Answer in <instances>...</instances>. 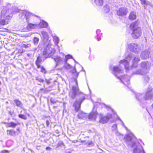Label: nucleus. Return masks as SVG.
Returning a JSON list of instances; mask_svg holds the SVG:
<instances>
[{
    "instance_id": "obj_52",
    "label": "nucleus",
    "mask_w": 153,
    "mask_h": 153,
    "mask_svg": "<svg viewBox=\"0 0 153 153\" xmlns=\"http://www.w3.org/2000/svg\"><path fill=\"white\" fill-rule=\"evenodd\" d=\"M109 10H107V12H107V13H109Z\"/></svg>"
},
{
    "instance_id": "obj_56",
    "label": "nucleus",
    "mask_w": 153,
    "mask_h": 153,
    "mask_svg": "<svg viewBox=\"0 0 153 153\" xmlns=\"http://www.w3.org/2000/svg\"><path fill=\"white\" fill-rule=\"evenodd\" d=\"M43 90V89H40V90Z\"/></svg>"
},
{
    "instance_id": "obj_14",
    "label": "nucleus",
    "mask_w": 153,
    "mask_h": 153,
    "mask_svg": "<svg viewBox=\"0 0 153 153\" xmlns=\"http://www.w3.org/2000/svg\"><path fill=\"white\" fill-rule=\"evenodd\" d=\"M111 117V115L109 114L107 116L102 117L100 120V122L104 124L106 123L108 120L109 118Z\"/></svg>"
},
{
    "instance_id": "obj_8",
    "label": "nucleus",
    "mask_w": 153,
    "mask_h": 153,
    "mask_svg": "<svg viewBox=\"0 0 153 153\" xmlns=\"http://www.w3.org/2000/svg\"><path fill=\"white\" fill-rule=\"evenodd\" d=\"M131 147L134 148L133 153H145L143 150V149L141 145L139 143L135 144L133 143L131 145Z\"/></svg>"
},
{
    "instance_id": "obj_10",
    "label": "nucleus",
    "mask_w": 153,
    "mask_h": 153,
    "mask_svg": "<svg viewBox=\"0 0 153 153\" xmlns=\"http://www.w3.org/2000/svg\"><path fill=\"white\" fill-rule=\"evenodd\" d=\"M118 79H119L122 82L126 85H127L130 84L129 77L127 75H125L121 77H118Z\"/></svg>"
},
{
    "instance_id": "obj_43",
    "label": "nucleus",
    "mask_w": 153,
    "mask_h": 153,
    "mask_svg": "<svg viewBox=\"0 0 153 153\" xmlns=\"http://www.w3.org/2000/svg\"><path fill=\"white\" fill-rule=\"evenodd\" d=\"M51 79H46V82L47 84L48 85H49L51 83Z\"/></svg>"
},
{
    "instance_id": "obj_23",
    "label": "nucleus",
    "mask_w": 153,
    "mask_h": 153,
    "mask_svg": "<svg viewBox=\"0 0 153 153\" xmlns=\"http://www.w3.org/2000/svg\"><path fill=\"white\" fill-rule=\"evenodd\" d=\"M14 102L15 103L16 105L19 107L21 108L23 104L19 100L17 99H15L14 100Z\"/></svg>"
},
{
    "instance_id": "obj_27",
    "label": "nucleus",
    "mask_w": 153,
    "mask_h": 153,
    "mask_svg": "<svg viewBox=\"0 0 153 153\" xmlns=\"http://www.w3.org/2000/svg\"><path fill=\"white\" fill-rule=\"evenodd\" d=\"M94 2L98 6H102L103 4V0H94Z\"/></svg>"
},
{
    "instance_id": "obj_30",
    "label": "nucleus",
    "mask_w": 153,
    "mask_h": 153,
    "mask_svg": "<svg viewBox=\"0 0 153 153\" xmlns=\"http://www.w3.org/2000/svg\"><path fill=\"white\" fill-rule=\"evenodd\" d=\"M7 133L8 135L9 134L13 136H14L16 134L15 131L13 130H10V131L7 130Z\"/></svg>"
},
{
    "instance_id": "obj_20",
    "label": "nucleus",
    "mask_w": 153,
    "mask_h": 153,
    "mask_svg": "<svg viewBox=\"0 0 153 153\" xmlns=\"http://www.w3.org/2000/svg\"><path fill=\"white\" fill-rule=\"evenodd\" d=\"M97 115V113L96 112L91 113L89 115V119L91 120H95Z\"/></svg>"
},
{
    "instance_id": "obj_48",
    "label": "nucleus",
    "mask_w": 153,
    "mask_h": 153,
    "mask_svg": "<svg viewBox=\"0 0 153 153\" xmlns=\"http://www.w3.org/2000/svg\"><path fill=\"white\" fill-rule=\"evenodd\" d=\"M46 123L47 126H49L50 124L48 120H47L46 121Z\"/></svg>"
},
{
    "instance_id": "obj_31",
    "label": "nucleus",
    "mask_w": 153,
    "mask_h": 153,
    "mask_svg": "<svg viewBox=\"0 0 153 153\" xmlns=\"http://www.w3.org/2000/svg\"><path fill=\"white\" fill-rule=\"evenodd\" d=\"M53 40L55 42V44L56 45H57L59 42V40L57 36H53Z\"/></svg>"
},
{
    "instance_id": "obj_7",
    "label": "nucleus",
    "mask_w": 153,
    "mask_h": 153,
    "mask_svg": "<svg viewBox=\"0 0 153 153\" xmlns=\"http://www.w3.org/2000/svg\"><path fill=\"white\" fill-rule=\"evenodd\" d=\"M13 10H2L1 12V17L7 20L10 19L13 16Z\"/></svg>"
},
{
    "instance_id": "obj_54",
    "label": "nucleus",
    "mask_w": 153,
    "mask_h": 153,
    "mask_svg": "<svg viewBox=\"0 0 153 153\" xmlns=\"http://www.w3.org/2000/svg\"><path fill=\"white\" fill-rule=\"evenodd\" d=\"M106 6H108L107 5L106 6H104V7L105 8V7H106Z\"/></svg>"
},
{
    "instance_id": "obj_38",
    "label": "nucleus",
    "mask_w": 153,
    "mask_h": 153,
    "mask_svg": "<svg viewBox=\"0 0 153 153\" xmlns=\"http://www.w3.org/2000/svg\"><path fill=\"white\" fill-rule=\"evenodd\" d=\"M11 4H7L5 7L3 8V9L9 10L11 9Z\"/></svg>"
},
{
    "instance_id": "obj_45",
    "label": "nucleus",
    "mask_w": 153,
    "mask_h": 153,
    "mask_svg": "<svg viewBox=\"0 0 153 153\" xmlns=\"http://www.w3.org/2000/svg\"><path fill=\"white\" fill-rule=\"evenodd\" d=\"M63 144V143L62 141H59L58 144L57 146L58 147H59V146H60L61 145H62Z\"/></svg>"
},
{
    "instance_id": "obj_42",
    "label": "nucleus",
    "mask_w": 153,
    "mask_h": 153,
    "mask_svg": "<svg viewBox=\"0 0 153 153\" xmlns=\"http://www.w3.org/2000/svg\"><path fill=\"white\" fill-rule=\"evenodd\" d=\"M1 152L2 153H8L9 152V151L6 150H2Z\"/></svg>"
},
{
    "instance_id": "obj_11",
    "label": "nucleus",
    "mask_w": 153,
    "mask_h": 153,
    "mask_svg": "<svg viewBox=\"0 0 153 153\" xmlns=\"http://www.w3.org/2000/svg\"><path fill=\"white\" fill-rule=\"evenodd\" d=\"M113 74L114 75L118 78V77H120V76H118V74L123 73V70L119 67L114 66L113 68Z\"/></svg>"
},
{
    "instance_id": "obj_2",
    "label": "nucleus",
    "mask_w": 153,
    "mask_h": 153,
    "mask_svg": "<svg viewBox=\"0 0 153 153\" xmlns=\"http://www.w3.org/2000/svg\"><path fill=\"white\" fill-rule=\"evenodd\" d=\"M128 60H132V67L136 68L137 67V63L140 61V59L138 56H135L133 54H129L126 57V59L122 60L120 61V64H123L127 70H128L130 69V67L129 66V62Z\"/></svg>"
},
{
    "instance_id": "obj_15",
    "label": "nucleus",
    "mask_w": 153,
    "mask_h": 153,
    "mask_svg": "<svg viewBox=\"0 0 153 153\" xmlns=\"http://www.w3.org/2000/svg\"><path fill=\"white\" fill-rule=\"evenodd\" d=\"M150 52L148 50L143 51L141 54L140 57L143 59L147 58L149 57Z\"/></svg>"
},
{
    "instance_id": "obj_4",
    "label": "nucleus",
    "mask_w": 153,
    "mask_h": 153,
    "mask_svg": "<svg viewBox=\"0 0 153 153\" xmlns=\"http://www.w3.org/2000/svg\"><path fill=\"white\" fill-rule=\"evenodd\" d=\"M44 44L45 47L43 50V55L46 58L52 56L55 53V49L52 47V44L50 42Z\"/></svg>"
},
{
    "instance_id": "obj_25",
    "label": "nucleus",
    "mask_w": 153,
    "mask_h": 153,
    "mask_svg": "<svg viewBox=\"0 0 153 153\" xmlns=\"http://www.w3.org/2000/svg\"><path fill=\"white\" fill-rule=\"evenodd\" d=\"M86 116V114L82 111H79L77 115V116L79 119H83L85 118Z\"/></svg>"
},
{
    "instance_id": "obj_37",
    "label": "nucleus",
    "mask_w": 153,
    "mask_h": 153,
    "mask_svg": "<svg viewBox=\"0 0 153 153\" xmlns=\"http://www.w3.org/2000/svg\"><path fill=\"white\" fill-rule=\"evenodd\" d=\"M39 39L36 37H35L33 38V41L35 45H37L39 41Z\"/></svg>"
},
{
    "instance_id": "obj_12",
    "label": "nucleus",
    "mask_w": 153,
    "mask_h": 153,
    "mask_svg": "<svg viewBox=\"0 0 153 153\" xmlns=\"http://www.w3.org/2000/svg\"><path fill=\"white\" fill-rule=\"evenodd\" d=\"M52 58L53 59L56 63V66L59 64L62 63L64 62L63 59L59 56L56 55L52 56Z\"/></svg>"
},
{
    "instance_id": "obj_19",
    "label": "nucleus",
    "mask_w": 153,
    "mask_h": 153,
    "mask_svg": "<svg viewBox=\"0 0 153 153\" xmlns=\"http://www.w3.org/2000/svg\"><path fill=\"white\" fill-rule=\"evenodd\" d=\"M117 125L116 124H114L112 126V131L114 132L117 136H119L120 134V133L118 132L117 129Z\"/></svg>"
},
{
    "instance_id": "obj_3",
    "label": "nucleus",
    "mask_w": 153,
    "mask_h": 153,
    "mask_svg": "<svg viewBox=\"0 0 153 153\" xmlns=\"http://www.w3.org/2000/svg\"><path fill=\"white\" fill-rule=\"evenodd\" d=\"M130 27L132 30L131 36L133 38L137 39L141 36L142 33V29L138 26V22L132 23Z\"/></svg>"
},
{
    "instance_id": "obj_41",
    "label": "nucleus",
    "mask_w": 153,
    "mask_h": 153,
    "mask_svg": "<svg viewBox=\"0 0 153 153\" xmlns=\"http://www.w3.org/2000/svg\"><path fill=\"white\" fill-rule=\"evenodd\" d=\"M40 67L41 68V71L44 74H45L46 71L45 69L42 67Z\"/></svg>"
},
{
    "instance_id": "obj_26",
    "label": "nucleus",
    "mask_w": 153,
    "mask_h": 153,
    "mask_svg": "<svg viewBox=\"0 0 153 153\" xmlns=\"http://www.w3.org/2000/svg\"><path fill=\"white\" fill-rule=\"evenodd\" d=\"M19 123H15L13 122H11L7 123V126L9 127L15 128Z\"/></svg>"
},
{
    "instance_id": "obj_57",
    "label": "nucleus",
    "mask_w": 153,
    "mask_h": 153,
    "mask_svg": "<svg viewBox=\"0 0 153 153\" xmlns=\"http://www.w3.org/2000/svg\"><path fill=\"white\" fill-rule=\"evenodd\" d=\"M107 9H109V8H108Z\"/></svg>"
},
{
    "instance_id": "obj_13",
    "label": "nucleus",
    "mask_w": 153,
    "mask_h": 153,
    "mask_svg": "<svg viewBox=\"0 0 153 153\" xmlns=\"http://www.w3.org/2000/svg\"><path fill=\"white\" fill-rule=\"evenodd\" d=\"M41 33L43 37L44 43L50 42V40L48 39V36L47 32L43 31L41 32Z\"/></svg>"
},
{
    "instance_id": "obj_50",
    "label": "nucleus",
    "mask_w": 153,
    "mask_h": 153,
    "mask_svg": "<svg viewBox=\"0 0 153 153\" xmlns=\"http://www.w3.org/2000/svg\"><path fill=\"white\" fill-rule=\"evenodd\" d=\"M13 9H14V10H18L17 9L18 8L16 7H15V6H12V8H11Z\"/></svg>"
},
{
    "instance_id": "obj_39",
    "label": "nucleus",
    "mask_w": 153,
    "mask_h": 153,
    "mask_svg": "<svg viewBox=\"0 0 153 153\" xmlns=\"http://www.w3.org/2000/svg\"><path fill=\"white\" fill-rule=\"evenodd\" d=\"M19 118L24 120H26L27 119L26 117L24 115L19 114Z\"/></svg>"
},
{
    "instance_id": "obj_29",
    "label": "nucleus",
    "mask_w": 153,
    "mask_h": 153,
    "mask_svg": "<svg viewBox=\"0 0 153 153\" xmlns=\"http://www.w3.org/2000/svg\"><path fill=\"white\" fill-rule=\"evenodd\" d=\"M37 25L29 23L28 24L27 26V27L29 29H34L37 27Z\"/></svg>"
},
{
    "instance_id": "obj_9",
    "label": "nucleus",
    "mask_w": 153,
    "mask_h": 153,
    "mask_svg": "<svg viewBox=\"0 0 153 153\" xmlns=\"http://www.w3.org/2000/svg\"><path fill=\"white\" fill-rule=\"evenodd\" d=\"M153 97V89L151 88H149L147 90L145 95L143 97L144 99L146 100H149Z\"/></svg>"
},
{
    "instance_id": "obj_22",
    "label": "nucleus",
    "mask_w": 153,
    "mask_h": 153,
    "mask_svg": "<svg viewBox=\"0 0 153 153\" xmlns=\"http://www.w3.org/2000/svg\"><path fill=\"white\" fill-rule=\"evenodd\" d=\"M42 62L41 58L40 56H38L36 61V64L38 68H40V63Z\"/></svg>"
},
{
    "instance_id": "obj_35",
    "label": "nucleus",
    "mask_w": 153,
    "mask_h": 153,
    "mask_svg": "<svg viewBox=\"0 0 153 153\" xmlns=\"http://www.w3.org/2000/svg\"><path fill=\"white\" fill-rule=\"evenodd\" d=\"M72 58V56L70 55H68L65 56V59L64 60L65 63H67V60L68 59Z\"/></svg>"
},
{
    "instance_id": "obj_49",
    "label": "nucleus",
    "mask_w": 153,
    "mask_h": 153,
    "mask_svg": "<svg viewBox=\"0 0 153 153\" xmlns=\"http://www.w3.org/2000/svg\"><path fill=\"white\" fill-rule=\"evenodd\" d=\"M46 150L50 151L51 150V148L49 147H47L46 148Z\"/></svg>"
},
{
    "instance_id": "obj_34",
    "label": "nucleus",
    "mask_w": 153,
    "mask_h": 153,
    "mask_svg": "<svg viewBox=\"0 0 153 153\" xmlns=\"http://www.w3.org/2000/svg\"><path fill=\"white\" fill-rule=\"evenodd\" d=\"M100 30L98 29L97 30L96 33L97 35V40L98 41H99L101 40V39L100 37H99L100 35H101L102 33H100Z\"/></svg>"
},
{
    "instance_id": "obj_55",
    "label": "nucleus",
    "mask_w": 153,
    "mask_h": 153,
    "mask_svg": "<svg viewBox=\"0 0 153 153\" xmlns=\"http://www.w3.org/2000/svg\"><path fill=\"white\" fill-rule=\"evenodd\" d=\"M152 108H153V104L152 105Z\"/></svg>"
},
{
    "instance_id": "obj_1",
    "label": "nucleus",
    "mask_w": 153,
    "mask_h": 153,
    "mask_svg": "<svg viewBox=\"0 0 153 153\" xmlns=\"http://www.w3.org/2000/svg\"><path fill=\"white\" fill-rule=\"evenodd\" d=\"M76 83V86H73L69 93V96L72 99H74L76 96L78 98L76 100L74 106L75 107V110L77 111L80 109L82 103L85 100V95L82 92L79 91L78 82L76 79L75 80Z\"/></svg>"
},
{
    "instance_id": "obj_28",
    "label": "nucleus",
    "mask_w": 153,
    "mask_h": 153,
    "mask_svg": "<svg viewBox=\"0 0 153 153\" xmlns=\"http://www.w3.org/2000/svg\"><path fill=\"white\" fill-rule=\"evenodd\" d=\"M0 19V25H4L8 23V20L7 19Z\"/></svg>"
},
{
    "instance_id": "obj_58",
    "label": "nucleus",
    "mask_w": 153,
    "mask_h": 153,
    "mask_svg": "<svg viewBox=\"0 0 153 153\" xmlns=\"http://www.w3.org/2000/svg\"><path fill=\"white\" fill-rule=\"evenodd\" d=\"M36 16V17H38V16Z\"/></svg>"
},
{
    "instance_id": "obj_33",
    "label": "nucleus",
    "mask_w": 153,
    "mask_h": 153,
    "mask_svg": "<svg viewBox=\"0 0 153 153\" xmlns=\"http://www.w3.org/2000/svg\"><path fill=\"white\" fill-rule=\"evenodd\" d=\"M72 73L74 74V76L77 77L79 74V73H77L75 68H74L73 70L71 71Z\"/></svg>"
},
{
    "instance_id": "obj_36",
    "label": "nucleus",
    "mask_w": 153,
    "mask_h": 153,
    "mask_svg": "<svg viewBox=\"0 0 153 153\" xmlns=\"http://www.w3.org/2000/svg\"><path fill=\"white\" fill-rule=\"evenodd\" d=\"M136 97L138 100H140L143 97L142 94L139 93H137L136 94Z\"/></svg>"
},
{
    "instance_id": "obj_18",
    "label": "nucleus",
    "mask_w": 153,
    "mask_h": 153,
    "mask_svg": "<svg viewBox=\"0 0 153 153\" xmlns=\"http://www.w3.org/2000/svg\"><path fill=\"white\" fill-rule=\"evenodd\" d=\"M39 25L41 28L46 27L48 25V24L47 22H45L44 21H43L42 20H41Z\"/></svg>"
},
{
    "instance_id": "obj_5",
    "label": "nucleus",
    "mask_w": 153,
    "mask_h": 153,
    "mask_svg": "<svg viewBox=\"0 0 153 153\" xmlns=\"http://www.w3.org/2000/svg\"><path fill=\"white\" fill-rule=\"evenodd\" d=\"M140 69L136 71L135 74L143 75L149 72L150 64L147 62H141L139 65Z\"/></svg>"
},
{
    "instance_id": "obj_40",
    "label": "nucleus",
    "mask_w": 153,
    "mask_h": 153,
    "mask_svg": "<svg viewBox=\"0 0 153 153\" xmlns=\"http://www.w3.org/2000/svg\"><path fill=\"white\" fill-rule=\"evenodd\" d=\"M65 63V64L64 66L67 69H69L71 67L70 65L69 64H68L67 63Z\"/></svg>"
},
{
    "instance_id": "obj_17",
    "label": "nucleus",
    "mask_w": 153,
    "mask_h": 153,
    "mask_svg": "<svg viewBox=\"0 0 153 153\" xmlns=\"http://www.w3.org/2000/svg\"><path fill=\"white\" fill-rule=\"evenodd\" d=\"M126 140L128 141H131V145L133 144V143H134L135 144L137 143L135 141H134V139H135L134 136L132 135V136L130 135H128L126 137Z\"/></svg>"
},
{
    "instance_id": "obj_46",
    "label": "nucleus",
    "mask_w": 153,
    "mask_h": 153,
    "mask_svg": "<svg viewBox=\"0 0 153 153\" xmlns=\"http://www.w3.org/2000/svg\"><path fill=\"white\" fill-rule=\"evenodd\" d=\"M50 101L51 103H54L56 102L52 98L50 100Z\"/></svg>"
},
{
    "instance_id": "obj_51",
    "label": "nucleus",
    "mask_w": 153,
    "mask_h": 153,
    "mask_svg": "<svg viewBox=\"0 0 153 153\" xmlns=\"http://www.w3.org/2000/svg\"><path fill=\"white\" fill-rule=\"evenodd\" d=\"M40 146H36V148L37 149H39V148L40 147Z\"/></svg>"
},
{
    "instance_id": "obj_6",
    "label": "nucleus",
    "mask_w": 153,
    "mask_h": 153,
    "mask_svg": "<svg viewBox=\"0 0 153 153\" xmlns=\"http://www.w3.org/2000/svg\"><path fill=\"white\" fill-rule=\"evenodd\" d=\"M129 49L135 53H138L141 50V49L139 45L137 44L132 43L129 44L128 45Z\"/></svg>"
},
{
    "instance_id": "obj_16",
    "label": "nucleus",
    "mask_w": 153,
    "mask_h": 153,
    "mask_svg": "<svg viewBox=\"0 0 153 153\" xmlns=\"http://www.w3.org/2000/svg\"><path fill=\"white\" fill-rule=\"evenodd\" d=\"M23 10L25 11L24 12H23L24 13L23 14L25 15V16L26 17L27 22V23H28V22L29 20V19L31 18L33 16H35V15L31 14L30 13L25 11V10Z\"/></svg>"
},
{
    "instance_id": "obj_24",
    "label": "nucleus",
    "mask_w": 153,
    "mask_h": 153,
    "mask_svg": "<svg viewBox=\"0 0 153 153\" xmlns=\"http://www.w3.org/2000/svg\"><path fill=\"white\" fill-rule=\"evenodd\" d=\"M129 19L131 20L135 19L136 18V14L134 11H132L130 14L129 16Z\"/></svg>"
},
{
    "instance_id": "obj_53",
    "label": "nucleus",
    "mask_w": 153,
    "mask_h": 153,
    "mask_svg": "<svg viewBox=\"0 0 153 153\" xmlns=\"http://www.w3.org/2000/svg\"><path fill=\"white\" fill-rule=\"evenodd\" d=\"M66 153H70V152H66Z\"/></svg>"
},
{
    "instance_id": "obj_32",
    "label": "nucleus",
    "mask_w": 153,
    "mask_h": 153,
    "mask_svg": "<svg viewBox=\"0 0 153 153\" xmlns=\"http://www.w3.org/2000/svg\"><path fill=\"white\" fill-rule=\"evenodd\" d=\"M141 4L143 5H149L150 3L149 1L146 0H140Z\"/></svg>"
},
{
    "instance_id": "obj_47",
    "label": "nucleus",
    "mask_w": 153,
    "mask_h": 153,
    "mask_svg": "<svg viewBox=\"0 0 153 153\" xmlns=\"http://www.w3.org/2000/svg\"><path fill=\"white\" fill-rule=\"evenodd\" d=\"M37 79L39 82H44V80L41 78H39Z\"/></svg>"
},
{
    "instance_id": "obj_21",
    "label": "nucleus",
    "mask_w": 153,
    "mask_h": 153,
    "mask_svg": "<svg viewBox=\"0 0 153 153\" xmlns=\"http://www.w3.org/2000/svg\"><path fill=\"white\" fill-rule=\"evenodd\" d=\"M117 13L118 15L120 16H125L127 13L126 10H117Z\"/></svg>"
},
{
    "instance_id": "obj_44",
    "label": "nucleus",
    "mask_w": 153,
    "mask_h": 153,
    "mask_svg": "<svg viewBox=\"0 0 153 153\" xmlns=\"http://www.w3.org/2000/svg\"><path fill=\"white\" fill-rule=\"evenodd\" d=\"M149 78L148 76H146L145 77V80L147 82H148V81L149 80Z\"/></svg>"
}]
</instances>
